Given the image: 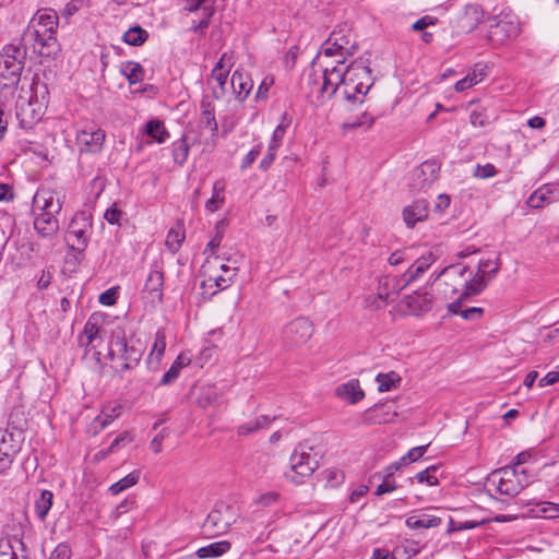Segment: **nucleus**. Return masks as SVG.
Returning <instances> with one entry per match:
<instances>
[{
  "mask_svg": "<svg viewBox=\"0 0 559 559\" xmlns=\"http://www.w3.org/2000/svg\"><path fill=\"white\" fill-rule=\"evenodd\" d=\"M59 17L52 9H40L31 20L21 38L33 44V51L41 57L55 56L60 50L57 40Z\"/></svg>",
  "mask_w": 559,
  "mask_h": 559,
  "instance_id": "f257e3e1",
  "label": "nucleus"
},
{
  "mask_svg": "<svg viewBox=\"0 0 559 559\" xmlns=\"http://www.w3.org/2000/svg\"><path fill=\"white\" fill-rule=\"evenodd\" d=\"M343 75L344 81L341 85L344 98L352 104H362L364 97L373 85L371 70L367 61L362 58L354 60L345 68Z\"/></svg>",
  "mask_w": 559,
  "mask_h": 559,
  "instance_id": "f03ea898",
  "label": "nucleus"
},
{
  "mask_svg": "<svg viewBox=\"0 0 559 559\" xmlns=\"http://www.w3.org/2000/svg\"><path fill=\"white\" fill-rule=\"evenodd\" d=\"M27 45L20 37L1 49L0 79L3 86H13L20 82L27 59Z\"/></svg>",
  "mask_w": 559,
  "mask_h": 559,
  "instance_id": "7ed1b4c3",
  "label": "nucleus"
},
{
  "mask_svg": "<svg viewBox=\"0 0 559 559\" xmlns=\"http://www.w3.org/2000/svg\"><path fill=\"white\" fill-rule=\"evenodd\" d=\"M142 355V348L127 340L124 330L117 329L112 332L108 344V357L111 361L121 362L120 368L117 369L120 378L124 377L126 371L139 366Z\"/></svg>",
  "mask_w": 559,
  "mask_h": 559,
  "instance_id": "20e7f679",
  "label": "nucleus"
},
{
  "mask_svg": "<svg viewBox=\"0 0 559 559\" xmlns=\"http://www.w3.org/2000/svg\"><path fill=\"white\" fill-rule=\"evenodd\" d=\"M324 46V55L326 57L340 56L341 59L336 62L344 64L347 57L353 56L358 49L352 25L346 22L336 25Z\"/></svg>",
  "mask_w": 559,
  "mask_h": 559,
  "instance_id": "39448f33",
  "label": "nucleus"
},
{
  "mask_svg": "<svg viewBox=\"0 0 559 559\" xmlns=\"http://www.w3.org/2000/svg\"><path fill=\"white\" fill-rule=\"evenodd\" d=\"M521 33L520 22L516 15L504 13L489 19L487 38L496 46H501L515 39Z\"/></svg>",
  "mask_w": 559,
  "mask_h": 559,
  "instance_id": "423d86ee",
  "label": "nucleus"
},
{
  "mask_svg": "<svg viewBox=\"0 0 559 559\" xmlns=\"http://www.w3.org/2000/svg\"><path fill=\"white\" fill-rule=\"evenodd\" d=\"M519 473L516 467L506 466L495 471L488 481L499 493L514 497L525 488V481L520 480Z\"/></svg>",
  "mask_w": 559,
  "mask_h": 559,
  "instance_id": "0eeeda50",
  "label": "nucleus"
},
{
  "mask_svg": "<svg viewBox=\"0 0 559 559\" xmlns=\"http://www.w3.org/2000/svg\"><path fill=\"white\" fill-rule=\"evenodd\" d=\"M289 463L290 466L285 472V477L295 485L302 484L318 467V462L305 451L295 450L290 455Z\"/></svg>",
  "mask_w": 559,
  "mask_h": 559,
  "instance_id": "6e6552de",
  "label": "nucleus"
},
{
  "mask_svg": "<svg viewBox=\"0 0 559 559\" xmlns=\"http://www.w3.org/2000/svg\"><path fill=\"white\" fill-rule=\"evenodd\" d=\"M314 326L306 317H298L287 323L283 329V341L289 347L306 344L312 336Z\"/></svg>",
  "mask_w": 559,
  "mask_h": 559,
  "instance_id": "1a4fd4ad",
  "label": "nucleus"
},
{
  "mask_svg": "<svg viewBox=\"0 0 559 559\" xmlns=\"http://www.w3.org/2000/svg\"><path fill=\"white\" fill-rule=\"evenodd\" d=\"M233 523L230 507L224 503L215 506L207 514L202 530L207 537L219 536L228 531Z\"/></svg>",
  "mask_w": 559,
  "mask_h": 559,
  "instance_id": "9d476101",
  "label": "nucleus"
},
{
  "mask_svg": "<svg viewBox=\"0 0 559 559\" xmlns=\"http://www.w3.org/2000/svg\"><path fill=\"white\" fill-rule=\"evenodd\" d=\"M91 223L82 213L76 215L69 224L66 241L68 246L79 253H83L88 242Z\"/></svg>",
  "mask_w": 559,
  "mask_h": 559,
  "instance_id": "9b49d317",
  "label": "nucleus"
},
{
  "mask_svg": "<svg viewBox=\"0 0 559 559\" xmlns=\"http://www.w3.org/2000/svg\"><path fill=\"white\" fill-rule=\"evenodd\" d=\"M336 64L329 67L326 66L321 74V85L317 90V99L323 102L331 99L341 87L342 81H344L345 69Z\"/></svg>",
  "mask_w": 559,
  "mask_h": 559,
  "instance_id": "f8f14e48",
  "label": "nucleus"
},
{
  "mask_svg": "<svg viewBox=\"0 0 559 559\" xmlns=\"http://www.w3.org/2000/svg\"><path fill=\"white\" fill-rule=\"evenodd\" d=\"M43 117V108L37 99L20 97L16 103V118L21 128L32 129Z\"/></svg>",
  "mask_w": 559,
  "mask_h": 559,
  "instance_id": "ddd939ff",
  "label": "nucleus"
},
{
  "mask_svg": "<svg viewBox=\"0 0 559 559\" xmlns=\"http://www.w3.org/2000/svg\"><path fill=\"white\" fill-rule=\"evenodd\" d=\"M397 416L395 403L386 401L384 403L374 404L362 413V424L367 426L383 425L394 420Z\"/></svg>",
  "mask_w": 559,
  "mask_h": 559,
  "instance_id": "4468645a",
  "label": "nucleus"
},
{
  "mask_svg": "<svg viewBox=\"0 0 559 559\" xmlns=\"http://www.w3.org/2000/svg\"><path fill=\"white\" fill-rule=\"evenodd\" d=\"M456 280H459L460 283L457 286L452 285L451 293H460L461 298H469L471 296L480 294L486 288L487 282L489 281L479 273L472 276L469 270L463 276H456Z\"/></svg>",
  "mask_w": 559,
  "mask_h": 559,
  "instance_id": "2eb2a0df",
  "label": "nucleus"
},
{
  "mask_svg": "<svg viewBox=\"0 0 559 559\" xmlns=\"http://www.w3.org/2000/svg\"><path fill=\"white\" fill-rule=\"evenodd\" d=\"M435 261L436 255L432 252H428L416 259L403 273V284H401V280H396V284L393 285V290H403L407 285L420 277Z\"/></svg>",
  "mask_w": 559,
  "mask_h": 559,
  "instance_id": "dca6fc26",
  "label": "nucleus"
},
{
  "mask_svg": "<svg viewBox=\"0 0 559 559\" xmlns=\"http://www.w3.org/2000/svg\"><path fill=\"white\" fill-rule=\"evenodd\" d=\"M440 164L433 159L424 162L414 169L411 186L416 189H426L430 187L439 177Z\"/></svg>",
  "mask_w": 559,
  "mask_h": 559,
  "instance_id": "f3484780",
  "label": "nucleus"
},
{
  "mask_svg": "<svg viewBox=\"0 0 559 559\" xmlns=\"http://www.w3.org/2000/svg\"><path fill=\"white\" fill-rule=\"evenodd\" d=\"M105 141V132L99 128L86 127L76 134V143L81 152L98 153Z\"/></svg>",
  "mask_w": 559,
  "mask_h": 559,
  "instance_id": "a211bd4d",
  "label": "nucleus"
},
{
  "mask_svg": "<svg viewBox=\"0 0 559 559\" xmlns=\"http://www.w3.org/2000/svg\"><path fill=\"white\" fill-rule=\"evenodd\" d=\"M186 7L185 9L190 13H195L201 11V19L199 21H192L189 31L195 34H200L204 36L206 34V29L211 23V20L215 13L214 0H202L201 5L197 9H190L193 3L191 0H185Z\"/></svg>",
  "mask_w": 559,
  "mask_h": 559,
  "instance_id": "6ab92c4d",
  "label": "nucleus"
},
{
  "mask_svg": "<svg viewBox=\"0 0 559 559\" xmlns=\"http://www.w3.org/2000/svg\"><path fill=\"white\" fill-rule=\"evenodd\" d=\"M33 209L35 212L59 214L62 203L57 192L48 188H39L33 197Z\"/></svg>",
  "mask_w": 559,
  "mask_h": 559,
  "instance_id": "aec40b11",
  "label": "nucleus"
},
{
  "mask_svg": "<svg viewBox=\"0 0 559 559\" xmlns=\"http://www.w3.org/2000/svg\"><path fill=\"white\" fill-rule=\"evenodd\" d=\"M164 273L159 270H152L143 287V298L153 307L163 302Z\"/></svg>",
  "mask_w": 559,
  "mask_h": 559,
  "instance_id": "412c9836",
  "label": "nucleus"
},
{
  "mask_svg": "<svg viewBox=\"0 0 559 559\" xmlns=\"http://www.w3.org/2000/svg\"><path fill=\"white\" fill-rule=\"evenodd\" d=\"M484 17V11L478 4H467L455 20L459 33H469L477 27Z\"/></svg>",
  "mask_w": 559,
  "mask_h": 559,
  "instance_id": "4be33fe9",
  "label": "nucleus"
},
{
  "mask_svg": "<svg viewBox=\"0 0 559 559\" xmlns=\"http://www.w3.org/2000/svg\"><path fill=\"white\" fill-rule=\"evenodd\" d=\"M396 280H401V284H403V274L400 277L389 275L380 277L377 295L369 296L367 301L377 309L384 307L389 302L391 294L397 295L400 293L393 290Z\"/></svg>",
  "mask_w": 559,
  "mask_h": 559,
  "instance_id": "5701e85b",
  "label": "nucleus"
},
{
  "mask_svg": "<svg viewBox=\"0 0 559 559\" xmlns=\"http://www.w3.org/2000/svg\"><path fill=\"white\" fill-rule=\"evenodd\" d=\"M432 301L431 294L415 292L406 296L403 304L406 307L405 312L407 314L419 317L431 310Z\"/></svg>",
  "mask_w": 559,
  "mask_h": 559,
  "instance_id": "b1692460",
  "label": "nucleus"
},
{
  "mask_svg": "<svg viewBox=\"0 0 559 559\" xmlns=\"http://www.w3.org/2000/svg\"><path fill=\"white\" fill-rule=\"evenodd\" d=\"M559 199V190L555 185H544L535 190L527 199L532 209H542Z\"/></svg>",
  "mask_w": 559,
  "mask_h": 559,
  "instance_id": "393cba45",
  "label": "nucleus"
},
{
  "mask_svg": "<svg viewBox=\"0 0 559 559\" xmlns=\"http://www.w3.org/2000/svg\"><path fill=\"white\" fill-rule=\"evenodd\" d=\"M200 118L199 124L211 130L212 136L218 133V124L215 118V105L210 96L204 95L200 103Z\"/></svg>",
  "mask_w": 559,
  "mask_h": 559,
  "instance_id": "a878e982",
  "label": "nucleus"
},
{
  "mask_svg": "<svg viewBox=\"0 0 559 559\" xmlns=\"http://www.w3.org/2000/svg\"><path fill=\"white\" fill-rule=\"evenodd\" d=\"M34 228L41 237H51L59 230L57 214L35 212Z\"/></svg>",
  "mask_w": 559,
  "mask_h": 559,
  "instance_id": "bb28decb",
  "label": "nucleus"
},
{
  "mask_svg": "<svg viewBox=\"0 0 559 559\" xmlns=\"http://www.w3.org/2000/svg\"><path fill=\"white\" fill-rule=\"evenodd\" d=\"M428 217V202L426 200H416L403 211V218L407 227L412 228L418 222Z\"/></svg>",
  "mask_w": 559,
  "mask_h": 559,
  "instance_id": "cd10ccee",
  "label": "nucleus"
},
{
  "mask_svg": "<svg viewBox=\"0 0 559 559\" xmlns=\"http://www.w3.org/2000/svg\"><path fill=\"white\" fill-rule=\"evenodd\" d=\"M335 394L349 404H356L365 397V392L360 388V383L358 379H350L346 383L340 384Z\"/></svg>",
  "mask_w": 559,
  "mask_h": 559,
  "instance_id": "c85d7f7f",
  "label": "nucleus"
},
{
  "mask_svg": "<svg viewBox=\"0 0 559 559\" xmlns=\"http://www.w3.org/2000/svg\"><path fill=\"white\" fill-rule=\"evenodd\" d=\"M230 84L234 90V93L236 95V98L240 102H243L249 96L252 87L253 82L250 78V75L246 72H242L240 70H236L230 79Z\"/></svg>",
  "mask_w": 559,
  "mask_h": 559,
  "instance_id": "c756f323",
  "label": "nucleus"
},
{
  "mask_svg": "<svg viewBox=\"0 0 559 559\" xmlns=\"http://www.w3.org/2000/svg\"><path fill=\"white\" fill-rule=\"evenodd\" d=\"M166 349V333L164 329L155 332L154 344L147 357L150 368L157 369Z\"/></svg>",
  "mask_w": 559,
  "mask_h": 559,
  "instance_id": "7c9ffc66",
  "label": "nucleus"
},
{
  "mask_svg": "<svg viewBox=\"0 0 559 559\" xmlns=\"http://www.w3.org/2000/svg\"><path fill=\"white\" fill-rule=\"evenodd\" d=\"M223 392L216 386V384L202 385L198 391L197 404L206 408L218 403Z\"/></svg>",
  "mask_w": 559,
  "mask_h": 559,
  "instance_id": "2f4dec72",
  "label": "nucleus"
},
{
  "mask_svg": "<svg viewBox=\"0 0 559 559\" xmlns=\"http://www.w3.org/2000/svg\"><path fill=\"white\" fill-rule=\"evenodd\" d=\"M466 299L467 298H461V296H459V298L455 301L448 305L449 312L452 314H459L465 320H477L481 318L484 314V309L480 307H471L462 309V304Z\"/></svg>",
  "mask_w": 559,
  "mask_h": 559,
  "instance_id": "473e14b6",
  "label": "nucleus"
},
{
  "mask_svg": "<svg viewBox=\"0 0 559 559\" xmlns=\"http://www.w3.org/2000/svg\"><path fill=\"white\" fill-rule=\"evenodd\" d=\"M225 53L222 56V58L218 60V62L215 64L214 69L211 72V78L214 79L217 82V85L221 90V92H217L216 90H213V97L215 99L221 98L225 94V85L227 83L229 70L225 69L224 66V58Z\"/></svg>",
  "mask_w": 559,
  "mask_h": 559,
  "instance_id": "72a5a7b5",
  "label": "nucleus"
},
{
  "mask_svg": "<svg viewBox=\"0 0 559 559\" xmlns=\"http://www.w3.org/2000/svg\"><path fill=\"white\" fill-rule=\"evenodd\" d=\"M442 520L439 516L430 514H421L420 516L411 515L406 519L405 524L411 530L438 527Z\"/></svg>",
  "mask_w": 559,
  "mask_h": 559,
  "instance_id": "f704fd0d",
  "label": "nucleus"
},
{
  "mask_svg": "<svg viewBox=\"0 0 559 559\" xmlns=\"http://www.w3.org/2000/svg\"><path fill=\"white\" fill-rule=\"evenodd\" d=\"M230 547L231 544L228 540H219L199 548L195 554L200 559L216 558L226 554Z\"/></svg>",
  "mask_w": 559,
  "mask_h": 559,
  "instance_id": "c9c22d12",
  "label": "nucleus"
},
{
  "mask_svg": "<svg viewBox=\"0 0 559 559\" xmlns=\"http://www.w3.org/2000/svg\"><path fill=\"white\" fill-rule=\"evenodd\" d=\"M275 417L271 418L266 415H261L252 420H249L237 428V433L239 436H249L259 430L265 429L274 420Z\"/></svg>",
  "mask_w": 559,
  "mask_h": 559,
  "instance_id": "e433bc0d",
  "label": "nucleus"
},
{
  "mask_svg": "<svg viewBox=\"0 0 559 559\" xmlns=\"http://www.w3.org/2000/svg\"><path fill=\"white\" fill-rule=\"evenodd\" d=\"M145 133L157 143H165L170 136L164 122L158 119H152L146 122Z\"/></svg>",
  "mask_w": 559,
  "mask_h": 559,
  "instance_id": "4c0bfd02",
  "label": "nucleus"
},
{
  "mask_svg": "<svg viewBox=\"0 0 559 559\" xmlns=\"http://www.w3.org/2000/svg\"><path fill=\"white\" fill-rule=\"evenodd\" d=\"M186 238V233L182 224H177L175 228H170L165 245L171 253H176L181 248V245Z\"/></svg>",
  "mask_w": 559,
  "mask_h": 559,
  "instance_id": "58836bf2",
  "label": "nucleus"
},
{
  "mask_svg": "<svg viewBox=\"0 0 559 559\" xmlns=\"http://www.w3.org/2000/svg\"><path fill=\"white\" fill-rule=\"evenodd\" d=\"M189 151L190 146L188 144L187 136L182 135L179 140L173 142L171 144V155L174 162L177 165L182 166L187 162Z\"/></svg>",
  "mask_w": 559,
  "mask_h": 559,
  "instance_id": "ea45409f",
  "label": "nucleus"
},
{
  "mask_svg": "<svg viewBox=\"0 0 559 559\" xmlns=\"http://www.w3.org/2000/svg\"><path fill=\"white\" fill-rule=\"evenodd\" d=\"M126 44L134 47L142 46L148 39V33L140 25L130 27L122 36Z\"/></svg>",
  "mask_w": 559,
  "mask_h": 559,
  "instance_id": "a19ab883",
  "label": "nucleus"
},
{
  "mask_svg": "<svg viewBox=\"0 0 559 559\" xmlns=\"http://www.w3.org/2000/svg\"><path fill=\"white\" fill-rule=\"evenodd\" d=\"M53 493L50 490H41L40 496L35 501V512L40 521H44L52 507Z\"/></svg>",
  "mask_w": 559,
  "mask_h": 559,
  "instance_id": "79ce46f5",
  "label": "nucleus"
},
{
  "mask_svg": "<svg viewBox=\"0 0 559 559\" xmlns=\"http://www.w3.org/2000/svg\"><path fill=\"white\" fill-rule=\"evenodd\" d=\"M189 364V360H185L181 355H179L176 360L173 362L168 371L164 373L159 381V385H168L175 382L179 374L181 369Z\"/></svg>",
  "mask_w": 559,
  "mask_h": 559,
  "instance_id": "37998d69",
  "label": "nucleus"
},
{
  "mask_svg": "<svg viewBox=\"0 0 559 559\" xmlns=\"http://www.w3.org/2000/svg\"><path fill=\"white\" fill-rule=\"evenodd\" d=\"M225 181L217 180L213 185L212 198L206 202L205 207L211 212L217 211L224 203Z\"/></svg>",
  "mask_w": 559,
  "mask_h": 559,
  "instance_id": "c03bdc74",
  "label": "nucleus"
},
{
  "mask_svg": "<svg viewBox=\"0 0 559 559\" xmlns=\"http://www.w3.org/2000/svg\"><path fill=\"white\" fill-rule=\"evenodd\" d=\"M20 450V442H14L11 447H8V449L5 448L0 450V474H4L10 469L13 460Z\"/></svg>",
  "mask_w": 559,
  "mask_h": 559,
  "instance_id": "a18cd8bd",
  "label": "nucleus"
},
{
  "mask_svg": "<svg viewBox=\"0 0 559 559\" xmlns=\"http://www.w3.org/2000/svg\"><path fill=\"white\" fill-rule=\"evenodd\" d=\"M121 72L127 78L130 84H136L143 81L144 78L143 67L138 62L129 61L124 63L121 69Z\"/></svg>",
  "mask_w": 559,
  "mask_h": 559,
  "instance_id": "49530a36",
  "label": "nucleus"
},
{
  "mask_svg": "<svg viewBox=\"0 0 559 559\" xmlns=\"http://www.w3.org/2000/svg\"><path fill=\"white\" fill-rule=\"evenodd\" d=\"M139 479H140V472L139 471H133L130 474H128L127 476H124L123 478H121L120 480H118L115 484H112L109 487V491L114 496L119 495L120 492H122V491L129 489L130 487L136 485Z\"/></svg>",
  "mask_w": 559,
  "mask_h": 559,
  "instance_id": "de8ad7c7",
  "label": "nucleus"
},
{
  "mask_svg": "<svg viewBox=\"0 0 559 559\" xmlns=\"http://www.w3.org/2000/svg\"><path fill=\"white\" fill-rule=\"evenodd\" d=\"M376 381L378 383V391L386 392L401 382V377L395 371H390L388 373H379L376 377Z\"/></svg>",
  "mask_w": 559,
  "mask_h": 559,
  "instance_id": "09e8293b",
  "label": "nucleus"
},
{
  "mask_svg": "<svg viewBox=\"0 0 559 559\" xmlns=\"http://www.w3.org/2000/svg\"><path fill=\"white\" fill-rule=\"evenodd\" d=\"M373 122H374L373 116H371L369 112L365 111L356 119L344 122L342 128L344 131L353 130V129H357V128H361V127L369 129V128H371Z\"/></svg>",
  "mask_w": 559,
  "mask_h": 559,
  "instance_id": "8fccbe9b",
  "label": "nucleus"
},
{
  "mask_svg": "<svg viewBox=\"0 0 559 559\" xmlns=\"http://www.w3.org/2000/svg\"><path fill=\"white\" fill-rule=\"evenodd\" d=\"M121 406H115L109 409H103L102 413L95 418V423L98 425L100 429L106 428L109 424L114 421L120 415Z\"/></svg>",
  "mask_w": 559,
  "mask_h": 559,
  "instance_id": "3c124183",
  "label": "nucleus"
},
{
  "mask_svg": "<svg viewBox=\"0 0 559 559\" xmlns=\"http://www.w3.org/2000/svg\"><path fill=\"white\" fill-rule=\"evenodd\" d=\"M99 332V318L95 314H92L88 320L86 321L83 334L86 336V346L92 344V342L96 338L97 334Z\"/></svg>",
  "mask_w": 559,
  "mask_h": 559,
  "instance_id": "603ef678",
  "label": "nucleus"
},
{
  "mask_svg": "<svg viewBox=\"0 0 559 559\" xmlns=\"http://www.w3.org/2000/svg\"><path fill=\"white\" fill-rule=\"evenodd\" d=\"M468 271L467 266L460 265H449L442 269L438 274H432L433 282L438 281L442 275L449 277L453 283L456 280V276H463Z\"/></svg>",
  "mask_w": 559,
  "mask_h": 559,
  "instance_id": "864d4df0",
  "label": "nucleus"
},
{
  "mask_svg": "<svg viewBox=\"0 0 559 559\" xmlns=\"http://www.w3.org/2000/svg\"><path fill=\"white\" fill-rule=\"evenodd\" d=\"M500 264L497 261H491L489 259L487 260H480L478 263V270L477 273L484 275L487 277V280H492L496 277L497 273L499 272Z\"/></svg>",
  "mask_w": 559,
  "mask_h": 559,
  "instance_id": "5fc2aeb1",
  "label": "nucleus"
},
{
  "mask_svg": "<svg viewBox=\"0 0 559 559\" xmlns=\"http://www.w3.org/2000/svg\"><path fill=\"white\" fill-rule=\"evenodd\" d=\"M437 466H429L426 469L416 474L415 478L418 483H426L429 486H437L439 484L438 477L435 475Z\"/></svg>",
  "mask_w": 559,
  "mask_h": 559,
  "instance_id": "6e6d98bb",
  "label": "nucleus"
},
{
  "mask_svg": "<svg viewBox=\"0 0 559 559\" xmlns=\"http://www.w3.org/2000/svg\"><path fill=\"white\" fill-rule=\"evenodd\" d=\"M412 259L413 257L411 255V249L404 248L392 252L388 258V262L390 265L395 266L404 262H409Z\"/></svg>",
  "mask_w": 559,
  "mask_h": 559,
  "instance_id": "4d7b16f0",
  "label": "nucleus"
},
{
  "mask_svg": "<svg viewBox=\"0 0 559 559\" xmlns=\"http://www.w3.org/2000/svg\"><path fill=\"white\" fill-rule=\"evenodd\" d=\"M539 508L538 512L540 516L545 519H557L559 518V503L544 501L537 504Z\"/></svg>",
  "mask_w": 559,
  "mask_h": 559,
  "instance_id": "13d9d810",
  "label": "nucleus"
},
{
  "mask_svg": "<svg viewBox=\"0 0 559 559\" xmlns=\"http://www.w3.org/2000/svg\"><path fill=\"white\" fill-rule=\"evenodd\" d=\"M324 478L330 486L335 487L344 481V473L338 468H328L323 472Z\"/></svg>",
  "mask_w": 559,
  "mask_h": 559,
  "instance_id": "bf43d9fd",
  "label": "nucleus"
},
{
  "mask_svg": "<svg viewBox=\"0 0 559 559\" xmlns=\"http://www.w3.org/2000/svg\"><path fill=\"white\" fill-rule=\"evenodd\" d=\"M281 495L276 491H269L265 493L260 495L257 500L255 504L260 506L262 508H269L275 503L278 502Z\"/></svg>",
  "mask_w": 559,
  "mask_h": 559,
  "instance_id": "052dcab7",
  "label": "nucleus"
},
{
  "mask_svg": "<svg viewBox=\"0 0 559 559\" xmlns=\"http://www.w3.org/2000/svg\"><path fill=\"white\" fill-rule=\"evenodd\" d=\"M429 444L419 445L411 449L402 459L403 463L405 462H416L419 460L427 451Z\"/></svg>",
  "mask_w": 559,
  "mask_h": 559,
  "instance_id": "680f3d73",
  "label": "nucleus"
},
{
  "mask_svg": "<svg viewBox=\"0 0 559 559\" xmlns=\"http://www.w3.org/2000/svg\"><path fill=\"white\" fill-rule=\"evenodd\" d=\"M469 122L474 127H484L488 123V116L485 112V109H475L469 115Z\"/></svg>",
  "mask_w": 559,
  "mask_h": 559,
  "instance_id": "e2e57ef3",
  "label": "nucleus"
},
{
  "mask_svg": "<svg viewBox=\"0 0 559 559\" xmlns=\"http://www.w3.org/2000/svg\"><path fill=\"white\" fill-rule=\"evenodd\" d=\"M418 554V549L413 547H396L393 552L391 559H411Z\"/></svg>",
  "mask_w": 559,
  "mask_h": 559,
  "instance_id": "0e129e2a",
  "label": "nucleus"
},
{
  "mask_svg": "<svg viewBox=\"0 0 559 559\" xmlns=\"http://www.w3.org/2000/svg\"><path fill=\"white\" fill-rule=\"evenodd\" d=\"M118 298V289L111 287L99 295L98 301L104 306H112Z\"/></svg>",
  "mask_w": 559,
  "mask_h": 559,
  "instance_id": "69168bd1",
  "label": "nucleus"
},
{
  "mask_svg": "<svg viewBox=\"0 0 559 559\" xmlns=\"http://www.w3.org/2000/svg\"><path fill=\"white\" fill-rule=\"evenodd\" d=\"M71 548L64 543H60L51 552L48 559H70Z\"/></svg>",
  "mask_w": 559,
  "mask_h": 559,
  "instance_id": "338daca9",
  "label": "nucleus"
},
{
  "mask_svg": "<svg viewBox=\"0 0 559 559\" xmlns=\"http://www.w3.org/2000/svg\"><path fill=\"white\" fill-rule=\"evenodd\" d=\"M121 216L122 211L117 207V204H114L111 207L107 209L104 214L105 219L111 225H120Z\"/></svg>",
  "mask_w": 559,
  "mask_h": 559,
  "instance_id": "774afa93",
  "label": "nucleus"
}]
</instances>
